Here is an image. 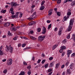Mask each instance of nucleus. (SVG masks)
Here are the masks:
<instances>
[{
    "instance_id": "obj_49",
    "label": "nucleus",
    "mask_w": 75,
    "mask_h": 75,
    "mask_svg": "<svg viewBox=\"0 0 75 75\" xmlns=\"http://www.w3.org/2000/svg\"><path fill=\"white\" fill-rule=\"evenodd\" d=\"M53 59V57H51L49 59V60H52Z\"/></svg>"
},
{
    "instance_id": "obj_23",
    "label": "nucleus",
    "mask_w": 75,
    "mask_h": 75,
    "mask_svg": "<svg viewBox=\"0 0 75 75\" xmlns=\"http://www.w3.org/2000/svg\"><path fill=\"white\" fill-rule=\"evenodd\" d=\"M31 71L29 70L28 71V75H31Z\"/></svg>"
},
{
    "instance_id": "obj_36",
    "label": "nucleus",
    "mask_w": 75,
    "mask_h": 75,
    "mask_svg": "<svg viewBox=\"0 0 75 75\" xmlns=\"http://www.w3.org/2000/svg\"><path fill=\"white\" fill-rule=\"evenodd\" d=\"M67 39H69L70 38V34H69L67 36Z\"/></svg>"
},
{
    "instance_id": "obj_33",
    "label": "nucleus",
    "mask_w": 75,
    "mask_h": 75,
    "mask_svg": "<svg viewBox=\"0 0 75 75\" xmlns=\"http://www.w3.org/2000/svg\"><path fill=\"white\" fill-rule=\"evenodd\" d=\"M57 16H61V13H60V12H58L57 13Z\"/></svg>"
},
{
    "instance_id": "obj_26",
    "label": "nucleus",
    "mask_w": 75,
    "mask_h": 75,
    "mask_svg": "<svg viewBox=\"0 0 75 75\" xmlns=\"http://www.w3.org/2000/svg\"><path fill=\"white\" fill-rule=\"evenodd\" d=\"M34 18L33 17V18H28V19L29 20H33Z\"/></svg>"
},
{
    "instance_id": "obj_43",
    "label": "nucleus",
    "mask_w": 75,
    "mask_h": 75,
    "mask_svg": "<svg viewBox=\"0 0 75 75\" xmlns=\"http://www.w3.org/2000/svg\"><path fill=\"white\" fill-rule=\"evenodd\" d=\"M12 18H16V15H12L11 16Z\"/></svg>"
},
{
    "instance_id": "obj_6",
    "label": "nucleus",
    "mask_w": 75,
    "mask_h": 75,
    "mask_svg": "<svg viewBox=\"0 0 75 75\" xmlns=\"http://www.w3.org/2000/svg\"><path fill=\"white\" fill-rule=\"evenodd\" d=\"M72 50H68L67 54L68 55V57H69V55H70V54H71V53H72Z\"/></svg>"
},
{
    "instance_id": "obj_2",
    "label": "nucleus",
    "mask_w": 75,
    "mask_h": 75,
    "mask_svg": "<svg viewBox=\"0 0 75 75\" xmlns=\"http://www.w3.org/2000/svg\"><path fill=\"white\" fill-rule=\"evenodd\" d=\"M45 38V36H40L38 37V40L39 41L41 42L43 40H44Z\"/></svg>"
},
{
    "instance_id": "obj_20",
    "label": "nucleus",
    "mask_w": 75,
    "mask_h": 75,
    "mask_svg": "<svg viewBox=\"0 0 75 75\" xmlns=\"http://www.w3.org/2000/svg\"><path fill=\"white\" fill-rule=\"evenodd\" d=\"M52 25V24H50V25H49L48 26V30H50V28H51V26Z\"/></svg>"
},
{
    "instance_id": "obj_18",
    "label": "nucleus",
    "mask_w": 75,
    "mask_h": 75,
    "mask_svg": "<svg viewBox=\"0 0 75 75\" xmlns=\"http://www.w3.org/2000/svg\"><path fill=\"white\" fill-rule=\"evenodd\" d=\"M67 71L68 74H70L71 73V70H70V69H68L67 70Z\"/></svg>"
},
{
    "instance_id": "obj_19",
    "label": "nucleus",
    "mask_w": 75,
    "mask_h": 75,
    "mask_svg": "<svg viewBox=\"0 0 75 75\" xmlns=\"http://www.w3.org/2000/svg\"><path fill=\"white\" fill-rule=\"evenodd\" d=\"M55 62H53L52 63H51L50 64V66H51V67H53V66H54V63Z\"/></svg>"
},
{
    "instance_id": "obj_58",
    "label": "nucleus",
    "mask_w": 75,
    "mask_h": 75,
    "mask_svg": "<svg viewBox=\"0 0 75 75\" xmlns=\"http://www.w3.org/2000/svg\"><path fill=\"white\" fill-rule=\"evenodd\" d=\"M64 54H65V52H63L62 54V57H63V56H64Z\"/></svg>"
},
{
    "instance_id": "obj_24",
    "label": "nucleus",
    "mask_w": 75,
    "mask_h": 75,
    "mask_svg": "<svg viewBox=\"0 0 75 75\" xmlns=\"http://www.w3.org/2000/svg\"><path fill=\"white\" fill-rule=\"evenodd\" d=\"M72 36L73 37H74L73 39V40H74V41L75 42V34H73L72 35Z\"/></svg>"
},
{
    "instance_id": "obj_4",
    "label": "nucleus",
    "mask_w": 75,
    "mask_h": 75,
    "mask_svg": "<svg viewBox=\"0 0 75 75\" xmlns=\"http://www.w3.org/2000/svg\"><path fill=\"white\" fill-rule=\"evenodd\" d=\"M36 23L35 22V21H32L30 22L29 23L28 25L29 26H30L31 25H33V24H35Z\"/></svg>"
},
{
    "instance_id": "obj_32",
    "label": "nucleus",
    "mask_w": 75,
    "mask_h": 75,
    "mask_svg": "<svg viewBox=\"0 0 75 75\" xmlns=\"http://www.w3.org/2000/svg\"><path fill=\"white\" fill-rule=\"evenodd\" d=\"M59 65L58 64H56V67H55L57 69V68H58Z\"/></svg>"
},
{
    "instance_id": "obj_60",
    "label": "nucleus",
    "mask_w": 75,
    "mask_h": 75,
    "mask_svg": "<svg viewBox=\"0 0 75 75\" xmlns=\"http://www.w3.org/2000/svg\"><path fill=\"white\" fill-rule=\"evenodd\" d=\"M34 33V32H33V30H31L30 31V34H33V33Z\"/></svg>"
},
{
    "instance_id": "obj_7",
    "label": "nucleus",
    "mask_w": 75,
    "mask_h": 75,
    "mask_svg": "<svg viewBox=\"0 0 75 75\" xmlns=\"http://www.w3.org/2000/svg\"><path fill=\"white\" fill-rule=\"evenodd\" d=\"M31 17H33V18H35L37 17V15L36 14V12H35L32 15V16H30Z\"/></svg>"
},
{
    "instance_id": "obj_21",
    "label": "nucleus",
    "mask_w": 75,
    "mask_h": 75,
    "mask_svg": "<svg viewBox=\"0 0 75 75\" xmlns=\"http://www.w3.org/2000/svg\"><path fill=\"white\" fill-rule=\"evenodd\" d=\"M41 28H38V33H40V31H41Z\"/></svg>"
},
{
    "instance_id": "obj_62",
    "label": "nucleus",
    "mask_w": 75,
    "mask_h": 75,
    "mask_svg": "<svg viewBox=\"0 0 75 75\" xmlns=\"http://www.w3.org/2000/svg\"><path fill=\"white\" fill-rule=\"evenodd\" d=\"M6 12V10H5L3 11V13H5Z\"/></svg>"
},
{
    "instance_id": "obj_12",
    "label": "nucleus",
    "mask_w": 75,
    "mask_h": 75,
    "mask_svg": "<svg viewBox=\"0 0 75 75\" xmlns=\"http://www.w3.org/2000/svg\"><path fill=\"white\" fill-rule=\"evenodd\" d=\"M25 72L24 71H22L19 75H25Z\"/></svg>"
},
{
    "instance_id": "obj_5",
    "label": "nucleus",
    "mask_w": 75,
    "mask_h": 75,
    "mask_svg": "<svg viewBox=\"0 0 75 75\" xmlns=\"http://www.w3.org/2000/svg\"><path fill=\"white\" fill-rule=\"evenodd\" d=\"M19 6V5L17 4V3H15V2H12L11 4V6L12 7H13V6Z\"/></svg>"
},
{
    "instance_id": "obj_38",
    "label": "nucleus",
    "mask_w": 75,
    "mask_h": 75,
    "mask_svg": "<svg viewBox=\"0 0 75 75\" xmlns=\"http://www.w3.org/2000/svg\"><path fill=\"white\" fill-rule=\"evenodd\" d=\"M8 35L10 36H11V35H12V34L11 33H10V32H8Z\"/></svg>"
},
{
    "instance_id": "obj_64",
    "label": "nucleus",
    "mask_w": 75,
    "mask_h": 75,
    "mask_svg": "<svg viewBox=\"0 0 75 75\" xmlns=\"http://www.w3.org/2000/svg\"><path fill=\"white\" fill-rule=\"evenodd\" d=\"M65 71H64L62 74V75H65Z\"/></svg>"
},
{
    "instance_id": "obj_1",
    "label": "nucleus",
    "mask_w": 75,
    "mask_h": 75,
    "mask_svg": "<svg viewBox=\"0 0 75 75\" xmlns=\"http://www.w3.org/2000/svg\"><path fill=\"white\" fill-rule=\"evenodd\" d=\"M73 23H74V21H72V19H71L69 23V28H67V30L68 31H71V30H72V27L71 26L73 25Z\"/></svg>"
},
{
    "instance_id": "obj_25",
    "label": "nucleus",
    "mask_w": 75,
    "mask_h": 75,
    "mask_svg": "<svg viewBox=\"0 0 75 75\" xmlns=\"http://www.w3.org/2000/svg\"><path fill=\"white\" fill-rule=\"evenodd\" d=\"M7 70L6 69L4 70L3 72L4 74H6V73H7Z\"/></svg>"
},
{
    "instance_id": "obj_48",
    "label": "nucleus",
    "mask_w": 75,
    "mask_h": 75,
    "mask_svg": "<svg viewBox=\"0 0 75 75\" xmlns=\"http://www.w3.org/2000/svg\"><path fill=\"white\" fill-rule=\"evenodd\" d=\"M68 0H65L64 1V3H67V2H68Z\"/></svg>"
},
{
    "instance_id": "obj_3",
    "label": "nucleus",
    "mask_w": 75,
    "mask_h": 75,
    "mask_svg": "<svg viewBox=\"0 0 75 75\" xmlns=\"http://www.w3.org/2000/svg\"><path fill=\"white\" fill-rule=\"evenodd\" d=\"M12 61L13 60H12V59H9L7 62V65H9V66H10V65H11V64H12Z\"/></svg>"
},
{
    "instance_id": "obj_16",
    "label": "nucleus",
    "mask_w": 75,
    "mask_h": 75,
    "mask_svg": "<svg viewBox=\"0 0 75 75\" xmlns=\"http://www.w3.org/2000/svg\"><path fill=\"white\" fill-rule=\"evenodd\" d=\"M60 48L61 49H62L63 50H65V49H66V47L64 46H63L61 47Z\"/></svg>"
},
{
    "instance_id": "obj_50",
    "label": "nucleus",
    "mask_w": 75,
    "mask_h": 75,
    "mask_svg": "<svg viewBox=\"0 0 75 75\" xmlns=\"http://www.w3.org/2000/svg\"><path fill=\"white\" fill-rule=\"evenodd\" d=\"M10 10L11 11H13V8H11L10 9Z\"/></svg>"
},
{
    "instance_id": "obj_13",
    "label": "nucleus",
    "mask_w": 75,
    "mask_h": 75,
    "mask_svg": "<svg viewBox=\"0 0 75 75\" xmlns=\"http://www.w3.org/2000/svg\"><path fill=\"white\" fill-rule=\"evenodd\" d=\"M44 8H45L44 6H41L40 8V10H43L44 9Z\"/></svg>"
},
{
    "instance_id": "obj_44",
    "label": "nucleus",
    "mask_w": 75,
    "mask_h": 75,
    "mask_svg": "<svg viewBox=\"0 0 75 75\" xmlns=\"http://www.w3.org/2000/svg\"><path fill=\"white\" fill-rule=\"evenodd\" d=\"M41 59H39L38 61V62H37L38 63V64H40V62H41Z\"/></svg>"
},
{
    "instance_id": "obj_59",
    "label": "nucleus",
    "mask_w": 75,
    "mask_h": 75,
    "mask_svg": "<svg viewBox=\"0 0 75 75\" xmlns=\"http://www.w3.org/2000/svg\"><path fill=\"white\" fill-rule=\"evenodd\" d=\"M35 59V57H33L32 58V60L33 61H34Z\"/></svg>"
},
{
    "instance_id": "obj_35",
    "label": "nucleus",
    "mask_w": 75,
    "mask_h": 75,
    "mask_svg": "<svg viewBox=\"0 0 75 75\" xmlns=\"http://www.w3.org/2000/svg\"><path fill=\"white\" fill-rule=\"evenodd\" d=\"M45 3V1H42V2L41 5L42 6V5H44V4Z\"/></svg>"
},
{
    "instance_id": "obj_52",
    "label": "nucleus",
    "mask_w": 75,
    "mask_h": 75,
    "mask_svg": "<svg viewBox=\"0 0 75 75\" xmlns=\"http://www.w3.org/2000/svg\"><path fill=\"white\" fill-rule=\"evenodd\" d=\"M3 54V52H0V55H2Z\"/></svg>"
},
{
    "instance_id": "obj_55",
    "label": "nucleus",
    "mask_w": 75,
    "mask_h": 75,
    "mask_svg": "<svg viewBox=\"0 0 75 75\" xmlns=\"http://www.w3.org/2000/svg\"><path fill=\"white\" fill-rule=\"evenodd\" d=\"M51 14H52V12H49V16H51Z\"/></svg>"
},
{
    "instance_id": "obj_9",
    "label": "nucleus",
    "mask_w": 75,
    "mask_h": 75,
    "mask_svg": "<svg viewBox=\"0 0 75 75\" xmlns=\"http://www.w3.org/2000/svg\"><path fill=\"white\" fill-rule=\"evenodd\" d=\"M46 32V28H45V27H44L43 29L42 30V34H44Z\"/></svg>"
},
{
    "instance_id": "obj_56",
    "label": "nucleus",
    "mask_w": 75,
    "mask_h": 75,
    "mask_svg": "<svg viewBox=\"0 0 75 75\" xmlns=\"http://www.w3.org/2000/svg\"><path fill=\"white\" fill-rule=\"evenodd\" d=\"M17 38L16 37H15L13 38V40H17Z\"/></svg>"
},
{
    "instance_id": "obj_61",
    "label": "nucleus",
    "mask_w": 75,
    "mask_h": 75,
    "mask_svg": "<svg viewBox=\"0 0 75 75\" xmlns=\"http://www.w3.org/2000/svg\"><path fill=\"white\" fill-rule=\"evenodd\" d=\"M58 29V28H57L56 27L54 29V31H56Z\"/></svg>"
},
{
    "instance_id": "obj_37",
    "label": "nucleus",
    "mask_w": 75,
    "mask_h": 75,
    "mask_svg": "<svg viewBox=\"0 0 75 75\" xmlns=\"http://www.w3.org/2000/svg\"><path fill=\"white\" fill-rule=\"evenodd\" d=\"M27 69H29V70L31 68V65H29V66L27 67Z\"/></svg>"
},
{
    "instance_id": "obj_29",
    "label": "nucleus",
    "mask_w": 75,
    "mask_h": 75,
    "mask_svg": "<svg viewBox=\"0 0 75 75\" xmlns=\"http://www.w3.org/2000/svg\"><path fill=\"white\" fill-rule=\"evenodd\" d=\"M45 59H43L42 60V64H44V62H45Z\"/></svg>"
},
{
    "instance_id": "obj_11",
    "label": "nucleus",
    "mask_w": 75,
    "mask_h": 75,
    "mask_svg": "<svg viewBox=\"0 0 75 75\" xmlns=\"http://www.w3.org/2000/svg\"><path fill=\"white\" fill-rule=\"evenodd\" d=\"M10 25V24L9 23H7L4 24V26H5V27H8Z\"/></svg>"
},
{
    "instance_id": "obj_39",
    "label": "nucleus",
    "mask_w": 75,
    "mask_h": 75,
    "mask_svg": "<svg viewBox=\"0 0 75 75\" xmlns=\"http://www.w3.org/2000/svg\"><path fill=\"white\" fill-rule=\"evenodd\" d=\"M52 71V69H50L48 70V72H51Z\"/></svg>"
},
{
    "instance_id": "obj_51",
    "label": "nucleus",
    "mask_w": 75,
    "mask_h": 75,
    "mask_svg": "<svg viewBox=\"0 0 75 75\" xmlns=\"http://www.w3.org/2000/svg\"><path fill=\"white\" fill-rule=\"evenodd\" d=\"M42 57H45V54H44V53H42Z\"/></svg>"
},
{
    "instance_id": "obj_57",
    "label": "nucleus",
    "mask_w": 75,
    "mask_h": 75,
    "mask_svg": "<svg viewBox=\"0 0 75 75\" xmlns=\"http://www.w3.org/2000/svg\"><path fill=\"white\" fill-rule=\"evenodd\" d=\"M75 55V53H74L71 55V57H74Z\"/></svg>"
},
{
    "instance_id": "obj_22",
    "label": "nucleus",
    "mask_w": 75,
    "mask_h": 75,
    "mask_svg": "<svg viewBox=\"0 0 75 75\" xmlns=\"http://www.w3.org/2000/svg\"><path fill=\"white\" fill-rule=\"evenodd\" d=\"M67 19H68L67 18V16H65L64 17V18H63V20H64V21H66V20H67Z\"/></svg>"
},
{
    "instance_id": "obj_27",
    "label": "nucleus",
    "mask_w": 75,
    "mask_h": 75,
    "mask_svg": "<svg viewBox=\"0 0 75 75\" xmlns=\"http://www.w3.org/2000/svg\"><path fill=\"white\" fill-rule=\"evenodd\" d=\"M61 0H58L57 1V4H60L61 3Z\"/></svg>"
},
{
    "instance_id": "obj_34",
    "label": "nucleus",
    "mask_w": 75,
    "mask_h": 75,
    "mask_svg": "<svg viewBox=\"0 0 75 75\" xmlns=\"http://www.w3.org/2000/svg\"><path fill=\"white\" fill-rule=\"evenodd\" d=\"M23 65H27V63L25 62H23Z\"/></svg>"
},
{
    "instance_id": "obj_47",
    "label": "nucleus",
    "mask_w": 75,
    "mask_h": 75,
    "mask_svg": "<svg viewBox=\"0 0 75 75\" xmlns=\"http://www.w3.org/2000/svg\"><path fill=\"white\" fill-rule=\"evenodd\" d=\"M47 23H51V21L50 20H47Z\"/></svg>"
},
{
    "instance_id": "obj_15",
    "label": "nucleus",
    "mask_w": 75,
    "mask_h": 75,
    "mask_svg": "<svg viewBox=\"0 0 75 75\" xmlns=\"http://www.w3.org/2000/svg\"><path fill=\"white\" fill-rule=\"evenodd\" d=\"M57 46H58V45H56L53 46V47L52 50H54L55 48H57Z\"/></svg>"
},
{
    "instance_id": "obj_31",
    "label": "nucleus",
    "mask_w": 75,
    "mask_h": 75,
    "mask_svg": "<svg viewBox=\"0 0 75 75\" xmlns=\"http://www.w3.org/2000/svg\"><path fill=\"white\" fill-rule=\"evenodd\" d=\"M48 64H45V68H48Z\"/></svg>"
},
{
    "instance_id": "obj_53",
    "label": "nucleus",
    "mask_w": 75,
    "mask_h": 75,
    "mask_svg": "<svg viewBox=\"0 0 75 75\" xmlns=\"http://www.w3.org/2000/svg\"><path fill=\"white\" fill-rule=\"evenodd\" d=\"M64 67H65V65L64 64H63L61 68H62L63 69V68H64Z\"/></svg>"
},
{
    "instance_id": "obj_40",
    "label": "nucleus",
    "mask_w": 75,
    "mask_h": 75,
    "mask_svg": "<svg viewBox=\"0 0 75 75\" xmlns=\"http://www.w3.org/2000/svg\"><path fill=\"white\" fill-rule=\"evenodd\" d=\"M71 14V13L70 12H68L67 13V16H70Z\"/></svg>"
},
{
    "instance_id": "obj_8",
    "label": "nucleus",
    "mask_w": 75,
    "mask_h": 75,
    "mask_svg": "<svg viewBox=\"0 0 75 75\" xmlns=\"http://www.w3.org/2000/svg\"><path fill=\"white\" fill-rule=\"evenodd\" d=\"M10 46H11L10 45L9 46H8V45L6 46V51H7V52H8V51H9V50H10Z\"/></svg>"
},
{
    "instance_id": "obj_10",
    "label": "nucleus",
    "mask_w": 75,
    "mask_h": 75,
    "mask_svg": "<svg viewBox=\"0 0 75 75\" xmlns=\"http://www.w3.org/2000/svg\"><path fill=\"white\" fill-rule=\"evenodd\" d=\"M9 50L10 52H11V53H13V47L10 46Z\"/></svg>"
},
{
    "instance_id": "obj_63",
    "label": "nucleus",
    "mask_w": 75,
    "mask_h": 75,
    "mask_svg": "<svg viewBox=\"0 0 75 75\" xmlns=\"http://www.w3.org/2000/svg\"><path fill=\"white\" fill-rule=\"evenodd\" d=\"M52 73V72L50 73L48 75H51V74Z\"/></svg>"
},
{
    "instance_id": "obj_46",
    "label": "nucleus",
    "mask_w": 75,
    "mask_h": 75,
    "mask_svg": "<svg viewBox=\"0 0 75 75\" xmlns=\"http://www.w3.org/2000/svg\"><path fill=\"white\" fill-rule=\"evenodd\" d=\"M26 45V44H23L22 45V47H25V46Z\"/></svg>"
},
{
    "instance_id": "obj_28",
    "label": "nucleus",
    "mask_w": 75,
    "mask_h": 75,
    "mask_svg": "<svg viewBox=\"0 0 75 75\" xmlns=\"http://www.w3.org/2000/svg\"><path fill=\"white\" fill-rule=\"evenodd\" d=\"M16 30L17 29H16L15 28L13 27L12 28V30H13V31H16Z\"/></svg>"
},
{
    "instance_id": "obj_17",
    "label": "nucleus",
    "mask_w": 75,
    "mask_h": 75,
    "mask_svg": "<svg viewBox=\"0 0 75 75\" xmlns=\"http://www.w3.org/2000/svg\"><path fill=\"white\" fill-rule=\"evenodd\" d=\"M71 6H75V1H74L73 2H72L71 4Z\"/></svg>"
},
{
    "instance_id": "obj_14",
    "label": "nucleus",
    "mask_w": 75,
    "mask_h": 75,
    "mask_svg": "<svg viewBox=\"0 0 75 75\" xmlns=\"http://www.w3.org/2000/svg\"><path fill=\"white\" fill-rule=\"evenodd\" d=\"M30 38L31 40H36V38L33 36H30Z\"/></svg>"
},
{
    "instance_id": "obj_45",
    "label": "nucleus",
    "mask_w": 75,
    "mask_h": 75,
    "mask_svg": "<svg viewBox=\"0 0 75 75\" xmlns=\"http://www.w3.org/2000/svg\"><path fill=\"white\" fill-rule=\"evenodd\" d=\"M62 29H63V28L62 27H61L60 29L59 30V31H62Z\"/></svg>"
},
{
    "instance_id": "obj_30",
    "label": "nucleus",
    "mask_w": 75,
    "mask_h": 75,
    "mask_svg": "<svg viewBox=\"0 0 75 75\" xmlns=\"http://www.w3.org/2000/svg\"><path fill=\"white\" fill-rule=\"evenodd\" d=\"M62 33V31L59 30V35H61Z\"/></svg>"
},
{
    "instance_id": "obj_41",
    "label": "nucleus",
    "mask_w": 75,
    "mask_h": 75,
    "mask_svg": "<svg viewBox=\"0 0 75 75\" xmlns=\"http://www.w3.org/2000/svg\"><path fill=\"white\" fill-rule=\"evenodd\" d=\"M66 42H67V41H66V39H65L63 40V43H64V44H65Z\"/></svg>"
},
{
    "instance_id": "obj_54",
    "label": "nucleus",
    "mask_w": 75,
    "mask_h": 75,
    "mask_svg": "<svg viewBox=\"0 0 75 75\" xmlns=\"http://www.w3.org/2000/svg\"><path fill=\"white\" fill-rule=\"evenodd\" d=\"M20 16H19V17H20V18H21L22 17V16H23V14H22V13H20Z\"/></svg>"
},
{
    "instance_id": "obj_42",
    "label": "nucleus",
    "mask_w": 75,
    "mask_h": 75,
    "mask_svg": "<svg viewBox=\"0 0 75 75\" xmlns=\"http://www.w3.org/2000/svg\"><path fill=\"white\" fill-rule=\"evenodd\" d=\"M63 51V50L62 49H61L59 50V52L60 53H61V52H62Z\"/></svg>"
}]
</instances>
